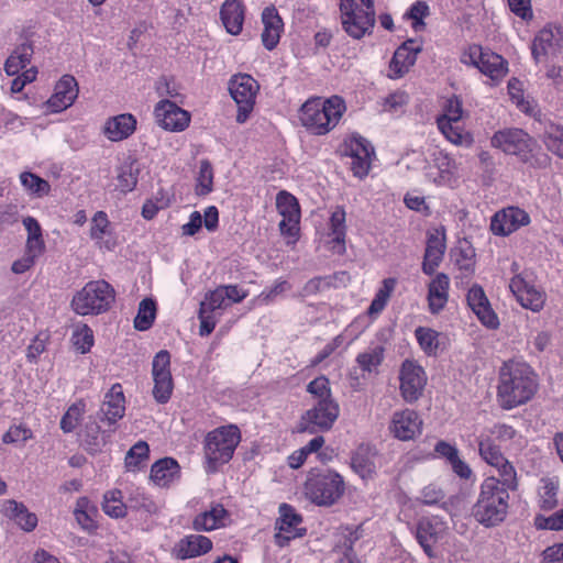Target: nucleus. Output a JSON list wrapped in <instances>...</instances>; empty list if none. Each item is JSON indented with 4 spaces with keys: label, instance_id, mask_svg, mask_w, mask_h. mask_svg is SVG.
<instances>
[{
    "label": "nucleus",
    "instance_id": "obj_1",
    "mask_svg": "<svg viewBox=\"0 0 563 563\" xmlns=\"http://www.w3.org/2000/svg\"><path fill=\"white\" fill-rule=\"evenodd\" d=\"M537 389L536 376L527 364L507 362L499 371L498 399L505 409L527 402Z\"/></svg>",
    "mask_w": 563,
    "mask_h": 563
},
{
    "label": "nucleus",
    "instance_id": "obj_2",
    "mask_svg": "<svg viewBox=\"0 0 563 563\" xmlns=\"http://www.w3.org/2000/svg\"><path fill=\"white\" fill-rule=\"evenodd\" d=\"M346 107L339 96L328 99L311 98L300 108L301 124L314 135H325L340 122Z\"/></svg>",
    "mask_w": 563,
    "mask_h": 563
},
{
    "label": "nucleus",
    "instance_id": "obj_3",
    "mask_svg": "<svg viewBox=\"0 0 563 563\" xmlns=\"http://www.w3.org/2000/svg\"><path fill=\"white\" fill-rule=\"evenodd\" d=\"M517 487H508L496 476L487 477L481 485V492L473 507L474 518L486 527L501 522L507 515L509 493Z\"/></svg>",
    "mask_w": 563,
    "mask_h": 563
},
{
    "label": "nucleus",
    "instance_id": "obj_4",
    "mask_svg": "<svg viewBox=\"0 0 563 563\" xmlns=\"http://www.w3.org/2000/svg\"><path fill=\"white\" fill-rule=\"evenodd\" d=\"M341 23L343 30L355 40L373 32L376 14L373 0H341Z\"/></svg>",
    "mask_w": 563,
    "mask_h": 563
},
{
    "label": "nucleus",
    "instance_id": "obj_5",
    "mask_svg": "<svg viewBox=\"0 0 563 563\" xmlns=\"http://www.w3.org/2000/svg\"><path fill=\"white\" fill-rule=\"evenodd\" d=\"M241 441L236 426L230 424L209 432L205 440V455L211 471L220 464L228 463Z\"/></svg>",
    "mask_w": 563,
    "mask_h": 563
},
{
    "label": "nucleus",
    "instance_id": "obj_6",
    "mask_svg": "<svg viewBox=\"0 0 563 563\" xmlns=\"http://www.w3.org/2000/svg\"><path fill=\"white\" fill-rule=\"evenodd\" d=\"M114 301V289L104 280L87 283L76 292L71 307L77 314H99L107 311Z\"/></svg>",
    "mask_w": 563,
    "mask_h": 563
},
{
    "label": "nucleus",
    "instance_id": "obj_7",
    "mask_svg": "<svg viewBox=\"0 0 563 563\" xmlns=\"http://www.w3.org/2000/svg\"><path fill=\"white\" fill-rule=\"evenodd\" d=\"M343 493V478L332 471L313 474L306 482L307 496L319 506L333 505Z\"/></svg>",
    "mask_w": 563,
    "mask_h": 563
},
{
    "label": "nucleus",
    "instance_id": "obj_8",
    "mask_svg": "<svg viewBox=\"0 0 563 563\" xmlns=\"http://www.w3.org/2000/svg\"><path fill=\"white\" fill-rule=\"evenodd\" d=\"M339 413L340 408L334 399L318 400L311 409L301 416L297 430L310 434L330 430Z\"/></svg>",
    "mask_w": 563,
    "mask_h": 563
},
{
    "label": "nucleus",
    "instance_id": "obj_9",
    "mask_svg": "<svg viewBox=\"0 0 563 563\" xmlns=\"http://www.w3.org/2000/svg\"><path fill=\"white\" fill-rule=\"evenodd\" d=\"M258 88V84L250 75L239 74L231 78L229 90L238 104L236 121L239 123H244L253 111Z\"/></svg>",
    "mask_w": 563,
    "mask_h": 563
},
{
    "label": "nucleus",
    "instance_id": "obj_10",
    "mask_svg": "<svg viewBox=\"0 0 563 563\" xmlns=\"http://www.w3.org/2000/svg\"><path fill=\"white\" fill-rule=\"evenodd\" d=\"M462 62L477 67L481 73L495 81L501 80L508 73V64L500 55L484 51L479 45L470 46L462 56Z\"/></svg>",
    "mask_w": 563,
    "mask_h": 563
},
{
    "label": "nucleus",
    "instance_id": "obj_11",
    "mask_svg": "<svg viewBox=\"0 0 563 563\" xmlns=\"http://www.w3.org/2000/svg\"><path fill=\"white\" fill-rule=\"evenodd\" d=\"M492 145L500 148L504 153L516 155L522 161H528L534 142L525 131L520 129H507L496 132L492 137Z\"/></svg>",
    "mask_w": 563,
    "mask_h": 563
},
{
    "label": "nucleus",
    "instance_id": "obj_12",
    "mask_svg": "<svg viewBox=\"0 0 563 563\" xmlns=\"http://www.w3.org/2000/svg\"><path fill=\"white\" fill-rule=\"evenodd\" d=\"M478 450L482 459L497 470L498 478L508 487H517V475L514 466L504 457L499 448L488 437L478 439Z\"/></svg>",
    "mask_w": 563,
    "mask_h": 563
},
{
    "label": "nucleus",
    "instance_id": "obj_13",
    "mask_svg": "<svg viewBox=\"0 0 563 563\" xmlns=\"http://www.w3.org/2000/svg\"><path fill=\"white\" fill-rule=\"evenodd\" d=\"M400 391L407 402L418 400L427 384L424 369L415 361L406 360L400 368Z\"/></svg>",
    "mask_w": 563,
    "mask_h": 563
},
{
    "label": "nucleus",
    "instance_id": "obj_14",
    "mask_svg": "<svg viewBox=\"0 0 563 563\" xmlns=\"http://www.w3.org/2000/svg\"><path fill=\"white\" fill-rule=\"evenodd\" d=\"M448 533L446 523L439 517L421 518L416 528V538L429 558H435L434 544L442 540Z\"/></svg>",
    "mask_w": 563,
    "mask_h": 563
},
{
    "label": "nucleus",
    "instance_id": "obj_15",
    "mask_svg": "<svg viewBox=\"0 0 563 563\" xmlns=\"http://www.w3.org/2000/svg\"><path fill=\"white\" fill-rule=\"evenodd\" d=\"M154 114L157 124L172 132L184 131L190 122L189 113L169 100L159 101Z\"/></svg>",
    "mask_w": 563,
    "mask_h": 563
},
{
    "label": "nucleus",
    "instance_id": "obj_16",
    "mask_svg": "<svg viewBox=\"0 0 563 563\" xmlns=\"http://www.w3.org/2000/svg\"><path fill=\"white\" fill-rule=\"evenodd\" d=\"M389 430L398 440H413L421 433L422 420L415 410L396 411L393 415Z\"/></svg>",
    "mask_w": 563,
    "mask_h": 563
},
{
    "label": "nucleus",
    "instance_id": "obj_17",
    "mask_svg": "<svg viewBox=\"0 0 563 563\" xmlns=\"http://www.w3.org/2000/svg\"><path fill=\"white\" fill-rule=\"evenodd\" d=\"M467 305L478 320L489 329H497L499 320L481 286L474 285L466 296Z\"/></svg>",
    "mask_w": 563,
    "mask_h": 563
},
{
    "label": "nucleus",
    "instance_id": "obj_18",
    "mask_svg": "<svg viewBox=\"0 0 563 563\" xmlns=\"http://www.w3.org/2000/svg\"><path fill=\"white\" fill-rule=\"evenodd\" d=\"M279 515L280 517L276 522L278 532L275 534V542L278 547H285L291 539L301 536L298 529L301 517L287 504L280 505Z\"/></svg>",
    "mask_w": 563,
    "mask_h": 563
},
{
    "label": "nucleus",
    "instance_id": "obj_19",
    "mask_svg": "<svg viewBox=\"0 0 563 563\" xmlns=\"http://www.w3.org/2000/svg\"><path fill=\"white\" fill-rule=\"evenodd\" d=\"M528 213L519 208L510 207L497 212L490 223V229L495 234L508 235L522 225L529 223Z\"/></svg>",
    "mask_w": 563,
    "mask_h": 563
},
{
    "label": "nucleus",
    "instance_id": "obj_20",
    "mask_svg": "<svg viewBox=\"0 0 563 563\" xmlns=\"http://www.w3.org/2000/svg\"><path fill=\"white\" fill-rule=\"evenodd\" d=\"M78 96V85L70 75H65L55 85L53 96L47 100V108L52 112H60L69 108Z\"/></svg>",
    "mask_w": 563,
    "mask_h": 563
},
{
    "label": "nucleus",
    "instance_id": "obj_21",
    "mask_svg": "<svg viewBox=\"0 0 563 563\" xmlns=\"http://www.w3.org/2000/svg\"><path fill=\"white\" fill-rule=\"evenodd\" d=\"M351 169L356 177H365L371 168L374 148L371 143L362 137L354 136L350 144Z\"/></svg>",
    "mask_w": 563,
    "mask_h": 563
},
{
    "label": "nucleus",
    "instance_id": "obj_22",
    "mask_svg": "<svg viewBox=\"0 0 563 563\" xmlns=\"http://www.w3.org/2000/svg\"><path fill=\"white\" fill-rule=\"evenodd\" d=\"M421 51L420 45H415V41L408 40L399 46L389 63V77L400 78L409 71L417 60V55Z\"/></svg>",
    "mask_w": 563,
    "mask_h": 563
},
{
    "label": "nucleus",
    "instance_id": "obj_23",
    "mask_svg": "<svg viewBox=\"0 0 563 563\" xmlns=\"http://www.w3.org/2000/svg\"><path fill=\"white\" fill-rule=\"evenodd\" d=\"M509 288L518 302L526 309L539 311L544 305V296L520 275H516L509 284Z\"/></svg>",
    "mask_w": 563,
    "mask_h": 563
},
{
    "label": "nucleus",
    "instance_id": "obj_24",
    "mask_svg": "<svg viewBox=\"0 0 563 563\" xmlns=\"http://www.w3.org/2000/svg\"><path fill=\"white\" fill-rule=\"evenodd\" d=\"M125 399L120 384H115L106 394L104 400L98 412V418L109 424L115 423L124 416Z\"/></svg>",
    "mask_w": 563,
    "mask_h": 563
},
{
    "label": "nucleus",
    "instance_id": "obj_25",
    "mask_svg": "<svg viewBox=\"0 0 563 563\" xmlns=\"http://www.w3.org/2000/svg\"><path fill=\"white\" fill-rule=\"evenodd\" d=\"M450 278L444 273H439L428 286V306L433 314L442 311L449 300Z\"/></svg>",
    "mask_w": 563,
    "mask_h": 563
},
{
    "label": "nucleus",
    "instance_id": "obj_26",
    "mask_svg": "<svg viewBox=\"0 0 563 563\" xmlns=\"http://www.w3.org/2000/svg\"><path fill=\"white\" fill-rule=\"evenodd\" d=\"M531 49L537 62H541L543 57L553 59L561 53L560 37H556L552 30L543 29L534 37Z\"/></svg>",
    "mask_w": 563,
    "mask_h": 563
},
{
    "label": "nucleus",
    "instance_id": "obj_27",
    "mask_svg": "<svg viewBox=\"0 0 563 563\" xmlns=\"http://www.w3.org/2000/svg\"><path fill=\"white\" fill-rule=\"evenodd\" d=\"M245 7L242 0H225L220 10L221 21L228 33L239 35L242 32Z\"/></svg>",
    "mask_w": 563,
    "mask_h": 563
},
{
    "label": "nucleus",
    "instance_id": "obj_28",
    "mask_svg": "<svg viewBox=\"0 0 563 563\" xmlns=\"http://www.w3.org/2000/svg\"><path fill=\"white\" fill-rule=\"evenodd\" d=\"M136 129V119L130 113H122L107 120L103 133L112 142L128 139Z\"/></svg>",
    "mask_w": 563,
    "mask_h": 563
},
{
    "label": "nucleus",
    "instance_id": "obj_29",
    "mask_svg": "<svg viewBox=\"0 0 563 563\" xmlns=\"http://www.w3.org/2000/svg\"><path fill=\"white\" fill-rule=\"evenodd\" d=\"M262 22L264 24L262 41L264 46L271 51L279 42L284 23L277 10L274 7H267L263 10Z\"/></svg>",
    "mask_w": 563,
    "mask_h": 563
},
{
    "label": "nucleus",
    "instance_id": "obj_30",
    "mask_svg": "<svg viewBox=\"0 0 563 563\" xmlns=\"http://www.w3.org/2000/svg\"><path fill=\"white\" fill-rule=\"evenodd\" d=\"M212 549L209 538L200 534H191L181 539L176 545V556L180 560L191 559L206 554Z\"/></svg>",
    "mask_w": 563,
    "mask_h": 563
},
{
    "label": "nucleus",
    "instance_id": "obj_31",
    "mask_svg": "<svg viewBox=\"0 0 563 563\" xmlns=\"http://www.w3.org/2000/svg\"><path fill=\"white\" fill-rule=\"evenodd\" d=\"M3 514L24 531H32L37 526V517L35 514L30 512L24 504L13 499L3 503Z\"/></svg>",
    "mask_w": 563,
    "mask_h": 563
},
{
    "label": "nucleus",
    "instance_id": "obj_32",
    "mask_svg": "<svg viewBox=\"0 0 563 563\" xmlns=\"http://www.w3.org/2000/svg\"><path fill=\"white\" fill-rule=\"evenodd\" d=\"M179 477V465L172 457H164L155 462L151 468V479L158 486H168Z\"/></svg>",
    "mask_w": 563,
    "mask_h": 563
},
{
    "label": "nucleus",
    "instance_id": "obj_33",
    "mask_svg": "<svg viewBox=\"0 0 563 563\" xmlns=\"http://www.w3.org/2000/svg\"><path fill=\"white\" fill-rule=\"evenodd\" d=\"M376 450L369 445H360L352 456V467L362 477H371L376 471Z\"/></svg>",
    "mask_w": 563,
    "mask_h": 563
},
{
    "label": "nucleus",
    "instance_id": "obj_34",
    "mask_svg": "<svg viewBox=\"0 0 563 563\" xmlns=\"http://www.w3.org/2000/svg\"><path fill=\"white\" fill-rule=\"evenodd\" d=\"M445 251L443 239L437 234H431L427 242L422 271L427 275H432L441 263Z\"/></svg>",
    "mask_w": 563,
    "mask_h": 563
},
{
    "label": "nucleus",
    "instance_id": "obj_35",
    "mask_svg": "<svg viewBox=\"0 0 563 563\" xmlns=\"http://www.w3.org/2000/svg\"><path fill=\"white\" fill-rule=\"evenodd\" d=\"M23 225L27 231L26 250L25 254L36 260L44 252L45 244L42 239V230L37 222L32 217L23 219Z\"/></svg>",
    "mask_w": 563,
    "mask_h": 563
},
{
    "label": "nucleus",
    "instance_id": "obj_36",
    "mask_svg": "<svg viewBox=\"0 0 563 563\" xmlns=\"http://www.w3.org/2000/svg\"><path fill=\"white\" fill-rule=\"evenodd\" d=\"M140 174V167L135 159H126L118 169L117 188L126 194L132 191L136 184Z\"/></svg>",
    "mask_w": 563,
    "mask_h": 563
},
{
    "label": "nucleus",
    "instance_id": "obj_37",
    "mask_svg": "<svg viewBox=\"0 0 563 563\" xmlns=\"http://www.w3.org/2000/svg\"><path fill=\"white\" fill-rule=\"evenodd\" d=\"M227 510L221 506H213L210 510L198 515L194 520V529L197 531H210L224 525Z\"/></svg>",
    "mask_w": 563,
    "mask_h": 563
},
{
    "label": "nucleus",
    "instance_id": "obj_38",
    "mask_svg": "<svg viewBox=\"0 0 563 563\" xmlns=\"http://www.w3.org/2000/svg\"><path fill=\"white\" fill-rule=\"evenodd\" d=\"M434 166L439 170V178L437 181L440 185H451L456 179L457 165L448 153L443 151L433 154Z\"/></svg>",
    "mask_w": 563,
    "mask_h": 563
},
{
    "label": "nucleus",
    "instance_id": "obj_39",
    "mask_svg": "<svg viewBox=\"0 0 563 563\" xmlns=\"http://www.w3.org/2000/svg\"><path fill=\"white\" fill-rule=\"evenodd\" d=\"M438 128L445 139L454 145L470 147L474 140L470 132L464 131L457 123L438 120Z\"/></svg>",
    "mask_w": 563,
    "mask_h": 563
},
{
    "label": "nucleus",
    "instance_id": "obj_40",
    "mask_svg": "<svg viewBox=\"0 0 563 563\" xmlns=\"http://www.w3.org/2000/svg\"><path fill=\"white\" fill-rule=\"evenodd\" d=\"M32 54L33 48L31 44L22 43L19 45L5 60V73L9 76L18 75L21 69L29 65Z\"/></svg>",
    "mask_w": 563,
    "mask_h": 563
},
{
    "label": "nucleus",
    "instance_id": "obj_41",
    "mask_svg": "<svg viewBox=\"0 0 563 563\" xmlns=\"http://www.w3.org/2000/svg\"><path fill=\"white\" fill-rule=\"evenodd\" d=\"M384 353L385 349L383 345L368 346L356 356V363L363 372L368 374L377 373L378 367L384 361Z\"/></svg>",
    "mask_w": 563,
    "mask_h": 563
},
{
    "label": "nucleus",
    "instance_id": "obj_42",
    "mask_svg": "<svg viewBox=\"0 0 563 563\" xmlns=\"http://www.w3.org/2000/svg\"><path fill=\"white\" fill-rule=\"evenodd\" d=\"M276 207L283 219H289L292 227L295 221H299V205L291 194L287 191L278 192Z\"/></svg>",
    "mask_w": 563,
    "mask_h": 563
},
{
    "label": "nucleus",
    "instance_id": "obj_43",
    "mask_svg": "<svg viewBox=\"0 0 563 563\" xmlns=\"http://www.w3.org/2000/svg\"><path fill=\"white\" fill-rule=\"evenodd\" d=\"M20 181L25 190L36 198L45 197L51 192L49 183L33 173L23 172L20 175Z\"/></svg>",
    "mask_w": 563,
    "mask_h": 563
},
{
    "label": "nucleus",
    "instance_id": "obj_44",
    "mask_svg": "<svg viewBox=\"0 0 563 563\" xmlns=\"http://www.w3.org/2000/svg\"><path fill=\"white\" fill-rule=\"evenodd\" d=\"M156 313V306L153 299L145 298L139 305V311L134 319V327L140 331L151 328Z\"/></svg>",
    "mask_w": 563,
    "mask_h": 563
},
{
    "label": "nucleus",
    "instance_id": "obj_45",
    "mask_svg": "<svg viewBox=\"0 0 563 563\" xmlns=\"http://www.w3.org/2000/svg\"><path fill=\"white\" fill-rule=\"evenodd\" d=\"M559 482L550 478H542L539 487L540 507L551 510L558 505Z\"/></svg>",
    "mask_w": 563,
    "mask_h": 563
},
{
    "label": "nucleus",
    "instance_id": "obj_46",
    "mask_svg": "<svg viewBox=\"0 0 563 563\" xmlns=\"http://www.w3.org/2000/svg\"><path fill=\"white\" fill-rule=\"evenodd\" d=\"M343 538V544L336 545L334 549L339 555L336 563H360L353 552V543L358 539L357 533L350 529H345Z\"/></svg>",
    "mask_w": 563,
    "mask_h": 563
},
{
    "label": "nucleus",
    "instance_id": "obj_47",
    "mask_svg": "<svg viewBox=\"0 0 563 563\" xmlns=\"http://www.w3.org/2000/svg\"><path fill=\"white\" fill-rule=\"evenodd\" d=\"M417 341L423 352L428 355H435L439 349V333L430 328L419 327L415 331Z\"/></svg>",
    "mask_w": 563,
    "mask_h": 563
},
{
    "label": "nucleus",
    "instance_id": "obj_48",
    "mask_svg": "<svg viewBox=\"0 0 563 563\" xmlns=\"http://www.w3.org/2000/svg\"><path fill=\"white\" fill-rule=\"evenodd\" d=\"M396 284L397 280L395 278H386L383 280V286L376 292L375 298L368 308L369 314H376L384 310Z\"/></svg>",
    "mask_w": 563,
    "mask_h": 563
},
{
    "label": "nucleus",
    "instance_id": "obj_49",
    "mask_svg": "<svg viewBox=\"0 0 563 563\" xmlns=\"http://www.w3.org/2000/svg\"><path fill=\"white\" fill-rule=\"evenodd\" d=\"M95 508L90 505L89 500L86 497H81L77 500L74 515L77 522L85 530L91 531L97 528L96 522L91 517V514Z\"/></svg>",
    "mask_w": 563,
    "mask_h": 563
},
{
    "label": "nucleus",
    "instance_id": "obj_50",
    "mask_svg": "<svg viewBox=\"0 0 563 563\" xmlns=\"http://www.w3.org/2000/svg\"><path fill=\"white\" fill-rule=\"evenodd\" d=\"M148 444L144 441H139L126 453L125 466L129 471L140 468L143 463L148 459Z\"/></svg>",
    "mask_w": 563,
    "mask_h": 563
},
{
    "label": "nucleus",
    "instance_id": "obj_51",
    "mask_svg": "<svg viewBox=\"0 0 563 563\" xmlns=\"http://www.w3.org/2000/svg\"><path fill=\"white\" fill-rule=\"evenodd\" d=\"M213 169L209 161L202 159L199 165L197 177L196 194L206 196L212 191Z\"/></svg>",
    "mask_w": 563,
    "mask_h": 563
},
{
    "label": "nucleus",
    "instance_id": "obj_52",
    "mask_svg": "<svg viewBox=\"0 0 563 563\" xmlns=\"http://www.w3.org/2000/svg\"><path fill=\"white\" fill-rule=\"evenodd\" d=\"M85 408L86 405L82 400L73 404L62 417L60 429L66 433L74 431L85 413Z\"/></svg>",
    "mask_w": 563,
    "mask_h": 563
},
{
    "label": "nucleus",
    "instance_id": "obj_53",
    "mask_svg": "<svg viewBox=\"0 0 563 563\" xmlns=\"http://www.w3.org/2000/svg\"><path fill=\"white\" fill-rule=\"evenodd\" d=\"M154 379V388H153V396L154 398L161 402L165 404L170 398L172 391H173V378L172 374L166 375L163 373L158 376H153Z\"/></svg>",
    "mask_w": 563,
    "mask_h": 563
},
{
    "label": "nucleus",
    "instance_id": "obj_54",
    "mask_svg": "<svg viewBox=\"0 0 563 563\" xmlns=\"http://www.w3.org/2000/svg\"><path fill=\"white\" fill-rule=\"evenodd\" d=\"M111 233V225L108 216L103 211H98L91 219L90 238L96 242L101 241Z\"/></svg>",
    "mask_w": 563,
    "mask_h": 563
},
{
    "label": "nucleus",
    "instance_id": "obj_55",
    "mask_svg": "<svg viewBox=\"0 0 563 563\" xmlns=\"http://www.w3.org/2000/svg\"><path fill=\"white\" fill-rule=\"evenodd\" d=\"M103 511L113 518H121L125 515V506L121 501V492H108L102 504Z\"/></svg>",
    "mask_w": 563,
    "mask_h": 563
},
{
    "label": "nucleus",
    "instance_id": "obj_56",
    "mask_svg": "<svg viewBox=\"0 0 563 563\" xmlns=\"http://www.w3.org/2000/svg\"><path fill=\"white\" fill-rule=\"evenodd\" d=\"M84 437L86 445L93 452H97L100 446L106 443L104 437L101 433L100 426L96 420L86 423L84 429Z\"/></svg>",
    "mask_w": 563,
    "mask_h": 563
},
{
    "label": "nucleus",
    "instance_id": "obj_57",
    "mask_svg": "<svg viewBox=\"0 0 563 563\" xmlns=\"http://www.w3.org/2000/svg\"><path fill=\"white\" fill-rule=\"evenodd\" d=\"M228 294L224 292L222 286L206 294L205 299L201 301L200 307L214 312L217 309H223L229 306Z\"/></svg>",
    "mask_w": 563,
    "mask_h": 563
},
{
    "label": "nucleus",
    "instance_id": "obj_58",
    "mask_svg": "<svg viewBox=\"0 0 563 563\" xmlns=\"http://www.w3.org/2000/svg\"><path fill=\"white\" fill-rule=\"evenodd\" d=\"M330 227L333 235V242L344 244L345 239V211L336 208L330 218Z\"/></svg>",
    "mask_w": 563,
    "mask_h": 563
},
{
    "label": "nucleus",
    "instance_id": "obj_59",
    "mask_svg": "<svg viewBox=\"0 0 563 563\" xmlns=\"http://www.w3.org/2000/svg\"><path fill=\"white\" fill-rule=\"evenodd\" d=\"M73 343L81 353L88 352L93 344L91 329L86 324L78 325L73 334Z\"/></svg>",
    "mask_w": 563,
    "mask_h": 563
},
{
    "label": "nucleus",
    "instance_id": "obj_60",
    "mask_svg": "<svg viewBox=\"0 0 563 563\" xmlns=\"http://www.w3.org/2000/svg\"><path fill=\"white\" fill-rule=\"evenodd\" d=\"M307 391L318 400L333 399L331 397L330 383L325 376H319L310 382L307 386Z\"/></svg>",
    "mask_w": 563,
    "mask_h": 563
},
{
    "label": "nucleus",
    "instance_id": "obj_61",
    "mask_svg": "<svg viewBox=\"0 0 563 563\" xmlns=\"http://www.w3.org/2000/svg\"><path fill=\"white\" fill-rule=\"evenodd\" d=\"M563 132L560 128H555L553 125L545 132V145L547 147L555 153L559 157L563 156Z\"/></svg>",
    "mask_w": 563,
    "mask_h": 563
},
{
    "label": "nucleus",
    "instance_id": "obj_62",
    "mask_svg": "<svg viewBox=\"0 0 563 563\" xmlns=\"http://www.w3.org/2000/svg\"><path fill=\"white\" fill-rule=\"evenodd\" d=\"M32 438V431L23 426H13L3 434V443H25Z\"/></svg>",
    "mask_w": 563,
    "mask_h": 563
},
{
    "label": "nucleus",
    "instance_id": "obj_63",
    "mask_svg": "<svg viewBox=\"0 0 563 563\" xmlns=\"http://www.w3.org/2000/svg\"><path fill=\"white\" fill-rule=\"evenodd\" d=\"M520 81L517 80V79H511L509 80L508 82V91H509V95L511 97V99L517 103L518 108L528 113V114H532L533 113V108L532 106L530 104L529 101H526L523 99V96L521 93V89H520Z\"/></svg>",
    "mask_w": 563,
    "mask_h": 563
},
{
    "label": "nucleus",
    "instance_id": "obj_64",
    "mask_svg": "<svg viewBox=\"0 0 563 563\" xmlns=\"http://www.w3.org/2000/svg\"><path fill=\"white\" fill-rule=\"evenodd\" d=\"M534 526L538 529L562 530L563 529V509L556 511L550 517L537 516Z\"/></svg>",
    "mask_w": 563,
    "mask_h": 563
}]
</instances>
